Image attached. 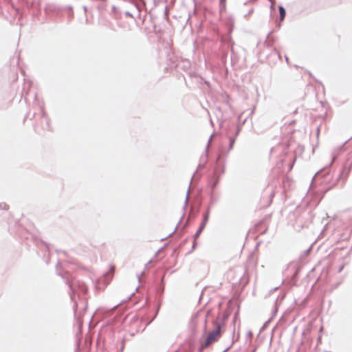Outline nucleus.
I'll list each match as a JSON object with an SVG mask.
<instances>
[{
	"label": "nucleus",
	"instance_id": "1",
	"mask_svg": "<svg viewBox=\"0 0 352 352\" xmlns=\"http://www.w3.org/2000/svg\"><path fill=\"white\" fill-rule=\"evenodd\" d=\"M57 274L60 276L64 280L66 285H68L70 292V298L72 301H74L75 305H77L76 301L74 300L75 294L77 292L76 287H78V290L82 294H85L88 292V287L84 283H80V281H74L72 280V275L67 271H60L57 270Z\"/></svg>",
	"mask_w": 352,
	"mask_h": 352
},
{
	"label": "nucleus",
	"instance_id": "2",
	"mask_svg": "<svg viewBox=\"0 0 352 352\" xmlns=\"http://www.w3.org/2000/svg\"><path fill=\"white\" fill-rule=\"evenodd\" d=\"M206 323L207 320H204V334L201 338L199 339V345L198 347L197 352H202L203 350L207 349L210 344L215 342L218 340V339L221 336V329L222 324L221 322L220 324H217V326H214L213 329L205 337V334L206 333Z\"/></svg>",
	"mask_w": 352,
	"mask_h": 352
},
{
	"label": "nucleus",
	"instance_id": "3",
	"mask_svg": "<svg viewBox=\"0 0 352 352\" xmlns=\"http://www.w3.org/2000/svg\"><path fill=\"white\" fill-rule=\"evenodd\" d=\"M237 307L236 313L234 314L233 320L235 322L239 318L240 304L237 300H230L228 302L227 309L223 312H219L217 318L213 320V325L217 326L223 323L222 327L225 325L226 321L229 318L231 312L234 310V307Z\"/></svg>",
	"mask_w": 352,
	"mask_h": 352
},
{
	"label": "nucleus",
	"instance_id": "4",
	"mask_svg": "<svg viewBox=\"0 0 352 352\" xmlns=\"http://www.w3.org/2000/svg\"><path fill=\"white\" fill-rule=\"evenodd\" d=\"M40 119L39 121H38L35 126L34 129L38 133L40 132V130L42 131H52L51 126H50V119L46 112L44 111L43 107L40 106Z\"/></svg>",
	"mask_w": 352,
	"mask_h": 352
},
{
	"label": "nucleus",
	"instance_id": "5",
	"mask_svg": "<svg viewBox=\"0 0 352 352\" xmlns=\"http://www.w3.org/2000/svg\"><path fill=\"white\" fill-rule=\"evenodd\" d=\"M241 131V127L239 125H235L234 124H232L229 126L228 131V138L229 141V146L228 150L230 151L235 143V140L238 136L239 132Z\"/></svg>",
	"mask_w": 352,
	"mask_h": 352
},
{
	"label": "nucleus",
	"instance_id": "6",
	"mask_svg": "<svg viewBox=\"0 0 352 352\" xmlns=\"http://www.w3.org/2000/svg\"><path fill=\"white\" fill-rule=\"evenodd\" d=\"M155 290H156L157 294L159 295L160 297L157 300V305L156 307L154 317L152 318V320L150 321V322L151 321H153L154 320V318L157 316L158 312L160 309V306H161V303H162V300L161 296H162V294H164V274L161 277L160 283L156 286Z\"/></svg>",
	"mask_w": 352,
	"mask_h": 352
},
{
	"label": "nucleus",
	"instance_id": "7",
	"mask_svg": "<svg viewBox=\"0 0 352 352\" xmlns=\"http://www.w3.org/2000/svg\"><path fill=\"white\" fill-rule=\"evenodd\" d=\"M217 174V170H215L208 177L207 188L210 189L209 192H215V190L220 182V174Z\"/></svg>",
	"mask_w": 352,
	"mask_h": 352
},
{
	"label": "nucleus",
	"instance_id": "8",
	"mask_svg": "<svg viewBox=\"0 0 352 352\" xmlns=\"http://www.w3.org/2000/svg\"><path fill=\"white\" fill-rule=\"evenodd\" d=\"M213 135L214 134L212 133L210 135V137L209 138V139H208V143H207V145H206L204 153L200 157L201 162L198 164L197 168V170H199V169L204 168L205 166H206V163L208 162L209 144H210V142L211 141V139H212Z\"/></svg>",
	"mask_w": 352,
	"mask_h": 352
},
{
	"label": "nucleus",
	"instance_id": "9",
	"mask_svg": "<svg viewBox=\"0 0 352 352\" xmlns=\"http://www.w3.org/2000/svg\"><path fill=\"white\" fill-rule=\"evenodd\" d=\"M208 195L209 197V201L206 207L211 209L215 204L219 202L221 195L216 192H208Z\"/></svg>",
	"mask_w": 352,
	"mask_h": 352
},
{
	"label": "nucleus",
	"instance_id": "10",
	"mask_svg": "<svg viewBox=\"0 0 352 352\" xmlns=\"http://www.w3.org/2000/svg\"><path fill=\"white\" fill-rule=\"evenodd\" d=\"M189 193H190V186L188 188V190H187V192H186V195L184 205V207H183L184 212L182 217L180 218L179 222L177 223L176 227L175 228L174 230L170 234H169V236H171L173 234H174L176 232L179 225L180 224V223L182 222L184 217L185 216V212L186 210V208H187V206H188V203Z\"/></svg>",
	"mask_w": 352,
	"mask_h": 352
},
{
	"label": "nucleus",
	"instance_id": "11",
	"mask_svg": "<svg viewBox=\"0 0 352 352\" xmlns=\"http://www.w3.org/2000/svg\"><path fill=\"white\" fill-rule=\"evenodd\" d=\"M215 170H217V172L218 173L217 175L220 174V177L225 172V164H224V163L221 164L220 155H219L218 157L217 158L216 166L214 168L213 172H214Z\"/></svg>",
	"mask_w": 352,
	"mask_h": 352
},
{
	"label": "nucleus",
	"instance_id": "12",
	"mask_svg": "<svg viewBox=\"0 0 352 352\" xmlns=\"http://www.w3.org/2000/svg\"><path fill=\"white\" fill-rule=\"evenodd\" d=\"M44 12L47 14H49L50 13H57L59 12V9L56 5L47 4L44 7Z\"/></svg>",
	"mask_w": 352,
	"mask_h": 352
},
{
	"label": "nucleus",
	"instance_id": "13",
	"mask_svg": "<svg viewBox=\"0 0 352 352\" xmlns=\"http://www.w3.org/2000/svg\"><path fill=\"white\" fill-rule=\"evenodd\" d=\"M188 349L185 350L184 352H193L196 349V340L195 338L189 339L188 342Z\"/></svg>",
	"mask_w": 352,
	"mask_h": 352
},
{
	"label": "nucleus",
	"instance_id": "14",
	"mask_svg": "<svg viewBox=\"0 0 352 352\" xmlns=\"http://www.w3.org/2000/svg\"><path fill=\"white\" fill-rule=\"evenodd\" d=\"M210 210H211L210 208H208L206 207V210L204 211V212L202 214V220H201V223H204V225L206 226V224L208 221V219H209Z\"/></svg>",
	"mask_w": 352,
	"mask_h": 352
},
{
	"label": "nucleus",
	"instance_id": "15",
	"mask_svg": "<svg viewBox=\"0 0 352 352\" xmlns=\"http://www.w3.org/2000/svg\"><path fill=\"white\" fill-rule=\"evenodd\" d=\"M205 228H206V225H204V223H200V225H199L198 229L197 230L196 232L192 236L193 239H197L199 238V236H200V234H201V232H203V230H204Z\"/></svg>",
	"mask_w": 352,
	"mask_h": 352
},
{
	"label": "nucleus",
	"instance_id": "16",
	"mask_svg": "<svg viewBox=\"0 0 352 352\" xmlns=\"http://www.w3.org/2000/svg\"><path fill=\"white\" fill-rule=\"evenodd\" d=\"M279 12H280V20L283 21L285 16V14H286V12H285V10L284 9V8L283 6H280L279 7Z\"/></svg>",
	"mask_w": 352,
	"mask_h": 352
},
{
	"label": "nucleus",
	"instance_id": "17",
	"mask_svg": "<svg viewBox=\"0 0 352 352\" xmlns=\"http://www.w3.org/2000/svg\"><path fill=\"white\" fill-rule=\"evenodd\" d=\"M226 0H219L220 12H222L223 9H226Z\"/></svg>",
	"mask_w": 352,
	"mask_h": 352
},
{
	"label": "nucleus",
	"instance_id": "18",
	"mask_svg": "<svg viewBox=\"0 0 352 352\" xmlns=\"http://www.w3.org/2000/svg\"><path fill=\"white\" fill-rule=\"evenodd\" d=\"M197 314H195V315H193V316H192V318H191V324H192V325H194V326H195V325H196V322H196V320H197Z\"/></svg>",
	"mask_w": 352,
	"mask_h": 352
},
{
	"label": "nucleus",
	"instance_id": "19",
	"mask_svg": "<svg viewBox=\"0 0 352 352\" xmlns=\"http://www.w3.org/2000/svg\"><path fill=\"white\" fill-rule=\"evenodd\" d=\"M8 208V206L6 203H0V210H6Z\"/></svg>",
	"mask_w": 352,
	"mask_h": 352
},
{
	"label": "nucleus",
	"instance_id": "20",
	"mask_svg": "<svg viewBox=\"0 0 352 352\" xmlns=\"http://www.w3.org/2000/svg\"><path fill=\"white\" fill-rule=\"evenodd\" d=\"M197 245H198V243L197 241V239H194L193 243H192V250L188 253H191L196 248Z\"/></svg>",
	"mask_w": 352,
	"mask_h": 352
},
{
	"label": "nucleus",
	"instance_id": "21",
	"mask_svg": "<svg viewBox=\"0 0 352 352\" xmlns=\"http://www.w3.org/2000/svg\"><path fill=\"white\" fill-rule=\"evenodd\" d=\"M115 320H116V318H112V319L108 320L105 323V326L112 325L115 322Z\"/></svg>",
	"mask_w": 352,
	"mask_h": 352
},
{
	"label": "nucleus",
	"instance_id": "22",
	"mask_svg": "<svg viewBox=\"0 0 352 352\" xmlns=\"http://www.w3.org/2000/svg\"><path fill=\"white\" fill-rule=\"evenodd\" d=\"M112 12L114 14L115 16H117V11L118 8L116 6H113L111 8Z\"/></svg>",
	"mask_w": 352,
	"mask_h": 352
},
{
	"label": "nucleus",
	"instance_id": "23",
	"mask_svg": "<svg viewBox=\"0 0 352 352\" xmlns=\"http://www.w3.org/2000/svg\"><path fill=\"white\" fill-rule=\"evenodd\" d=\"M232 344L226 345L223 349H222L221 352H228V351L230 349Z\"/></svg>",
	"mask_w": 352,
	"mask_h": 352
},
{
	"label": "nucleus",
	"instance_id": "24",
	"mask_svg": "<svg viewBox=\"0 0 352 352\" xmlns=\"http://www.w3.org/2000/svg\"><path fill=\"white\" fill-rule=\"evenodd\" d=\"M41 243L45 246L46 250L49 252H50V248L48 243L46 242L41 241Z\"/></svg>",
	"mask_w": 352,
	"mask_h": 352
},
{
	"label": "nucleus",
	"instance_id": "25",
	"mask_svg": "<svg viewBox=\"0 0 352 352\" xmlns=\"http://www.w3.org/2000/svg\"><path fill=\"white\" fill-rule=\"evenodd\" d=\"M167 245V244H164L162 248H160L156 252L155 254H154V257H155L157 256V254L161 251L163 249H164V248Z\"/></svg>",
	"mask_w": 352,
	"mask_h": 352
},
{
	"label": "nucleus",
	"instance_id": "26",
	"mask_svg": "<svg viewBox=\"0 0 352 352\" xmlns=\"http://www.w3.org/2000/svg\"><path fill=\"white\" fill-rule=\"evenodd\" d=\"M164 15L165 16H167L168 14V13H169V8H168V6H165V7H164Z\"/></svg>",
	"mask_w": 352,
	"mask_h": 352
},
{
	"label": "nucleus",
	"instance_id": "27",
	"mask_svg": "<svg viewBox=\"0 0 352 352\" xmlns=\"http://www.w3.org/2000/svg\"><path fill=\"white\" fill-rule=\"evenodd\" d=\"M152 259H150L147 263L144 265V269H148L149 267V265L151 263Z\"/></svg>",
	"mask_w": 352,
	"mask_h": 352
},
{
	"label": "nucleus",
	"instance_id": "28",
	"mask_svg": "<svg viewBox=\"0 0 352 352\" xmlns=\"http://www.w3.org/2000/svg\"><path fill=\"white\" fill-rule=\"evenodd\" d=\"M124 14H125L126 16L133 17L132 14H131L129 11H126V12H124Z\"/></svg>",
	"mask_w": 352,
	"mask_h": 352
},
{
	"label": "nucleus",
	"instance_id": "29",
	"mask_svg": "<svg viewBox=\"0 0 352 352\" xmlns=\"http://www.w3.org/2000/svg\"><path fill=\"white\" fill-rule=\"evenodd\" d=\"M80 346L79 344H78L74 352H80Z\"/></svg>",
	"mask_w": 352,
	"mask_h": 352
},
{
	"label": "nucleus",
	"instance_id": "30",
	"mask_svg": "<svg viewBox=\"0 0 352 352\" xmlns=\"http://www.w3.org/2000/svg\"><path fill=\"white\" fill-rule=\"evenodd\" d=\"M123 350H124V342L122 343V346H120L119 352H122Z\"/></svg>",
	"mask_w": 352,
	"mask_h": 352
},
{
	"label": "nucleus",
	"instance_id": "31",
	"mask_svg": "<svg viewBox=\"0 0 352 352\" xmlns=\"http://www.w3.org/2000/svg\"><path fill=\"white\" fill-rule=\"evenodd\" d=\"M34 7H36V1L35 0H34L32 3V8H34Z\"/></svg>",
	"mask_w": 352,
	"mask_h": 352
},
{
	"label": "nucleus",
	"instance_id": "32",
	"mask_svg": "<svg viewBox=\"0 0 352 352\" xmlns=\"http://www.w3.org/2000/svg\"><path fill=\"white\" fill-rule=\"evenodd\" d=\"M81 326H82V324L78 325V331H79L80 334L81 333Z\"/></svg>",
	"mask_w": 352,
	"mask_h": 352
},
{
	"label": "nucleus",
	"instance_id": "33",
	"mask_svg": "<svg viewBox=\"0 0 352 352\" xmlns=\"http://www.w3.org/2000/svg\"><path fill=\"white\" fill-rule=\"evenodd\" d=\"M67 8H68V10H69L71 12H73V9H72V6H68V7H67Z\"/></svg>",
	"mask_w": 352,
	"mask_h": 352
},
{
	"label": "nucleus",
	"instance_id": "34",
	"mask_svg": "<svg viewBox=\"0 0 352 352\" xmlns=\"http://www.w3.org/2000/svg\"><path fill=\"white\" fill-rule=\"evenodd\" d=\"M261 340H262L261 338H258V340H257L258 344H260Z\"/></svg>",
	"mask_w": 352,
	"mask_h": 352
},
{
	"label": "nucleus",
	"instance_id": "35",
	"mask_svg": "<svg viewBox=\"0 0 352 352\" xmlns=\"http://www.w3.org/2000/svg\"><path fill=\"white\" fill-rule=\"evenodd\" d=\"M137 278H138V281L140 282V278H141L140 275L137 274Z\"/></svg>",
	"mask_w": 352,
	"mask_h": 352
},
{
	"label": "nucleus",
	"instance_id": "36",
	"mask_svg": "<svg viewBox=\"0 0 352 352\" xmlns=\"http://www.w3.org/2000/svg\"><path fill=\"white\" fill-rule=\"evenodd\" d=\"M120 304H117L116 305H115L113 307L111 308V311L113 309H115L116 307H117Z\"/></svg>",
	"mask_w": 352,
	"mask_h": 352
},
{
	"label": "nucleus",
	"instance_id": "37",
	"mask_svg": "<svg viewBox=\"0 0 352 352\" xmlns=\"http://www.w3.org/2000/svg\"><path fill=\"white\" fill-rule=\"evenodd\" d=\"M210 313H211V310L208 311L206 316V317L208 316Z\"/></svg>",
	"mask_w": 352,
	"mask_h": 352
},
{
	"label": "nucleus",
	"instance_id": "38",
	"mask_svg": "<svg viewBox=\"0 0 352 352\" xmlns=\"http://www.w3.org/2000/svg\"><path fill=\"white\" fill-rule=\"evenodd\" d=\"M135 7H136V8L138 9V12H139V14H139V16H140V9H139V8H138V5H136V4H135Z\"/></svg>",
	"mask_w": 352,
	"mask_h": 352
},
{
	"label": "nucleus",
	"instance_id": "39",
	"mask_svg": "<svg viewBox=\"0 0 352 352\" xmlns=\"http://www.w3.org/2000/svg\"><path fill=\"white\" fill-rule=\"evenodd\" d=\"M83 9H84L85 12H87V6H84Z\"/></svg>",
	"mask_w": 352,
	"mask_h": 352
},
{
	"label": "nucleus",
	"instance_id": "40",
	"mask_svg": "<svg viewBox=\"0 0 352 352\" xmlns=\"http://www.w3.org/2000/svg\"><path fill=\"white\" fill-rule=\"evenodd\" d=\"M241 116H242V113L239 115L238 119L240 120Z\"/></svg>",
	"mask_w": 352,
	"mask_h": 352
},
{
	"label": "nucleus",
	"instance_id": "41",
	"mask_svg": "<svg viewBox=\"0 0 352 352\" xmlns=\"http://www.w3.org/2000/svg\"><path fill=\"white\" fill-rule=\"evenodd\" d=\"M195 330H194V329H193V330H192V336H194V335H195Z\"/></svg>",
	"mask_w": 352,
	"mask_h": 352
},
{
	"label": "nucleus",
	"instance_id": "42",
	"mask_svg": "<svg viewBox=\"0 0 352 352\" xmlns=\"http://www.w3.org/2000/svg\"><path fill=\"white\" fill-rule=\"evenodd\" d=\"M35 114H36V113H34L32 114V118H30V119H32V118L35 116Z\"/></svg>",
	"mask_w": 352,
	"mask_h": 352
},
{
	"label": "nucleus",
	"instance_id": "43",
	"mask_svg": "<svg viewBox=\"0 0 352 352\" xmlns=\"http://www.w3.org/2000/svg\"><path fill=\"white\" fill-rule=\"evenodd\" d=\"M196 172H197V170H196L195 173H193V176H192V177H194V176H195V175ZM192 179H193V177H192L191 180H192ZM192 182V181H190V182Z\"/></svg>",
	"mask_w": 352,
	"mask_h": 352
},
{
	"label": "nucleus",
	"instance_id": "44",
	"mask_svg": "<svg viewBox=\"0 0 352 352\" xmlns=\"http://www.w3.org/2000/svg\"><path fill=\"white\" fill-rule=\"evenodd\" d=\"M34 99H35V100H36V99H37V95H36V94H35V95H34Z\"/></svg>",
	"mask_w": 352,
	"mask_h": 352
},
{
	"label": "nucleus",
	"instance_id": "45",
	"mask_svg": "<svg viewBox=\"0 0 352 352\" xmlns=\"http://www.w3.org/2000/svg\"><path fill=\"white\" fill-rule=\"evenodd\" d=\"M239 283H241L242 281V276L239 278Z\"/></svg>",
	"mask_w": 352,
	"mask_h": 352
},
{
	"label": "nucleus",
	"instance_id": "46",
	"mask_svg": "<svg viewBox=\"0 0 352 352\" xmlns=\"http://www.w3.org/2000/svg\"><path fill=\"white\" fill-rule=\"evenodd\" d=\"M173 352H180L179 349L175 350Z\"/></svg>",
	"mask_w": 352,
	"mask_h": 352
},
{
	"label": "nucleus",
	"instance_id": "47",
	"mask_svg": "<svg viewBox=\"0 0 352 352\" xmlns=\"http://www.w3.org/2000/svg\"><path fill=\"white\" fill-rule=\"evenodd\" d=\"M134 294V293H132L131 294L130 296L129 297V298H130Z\"/></svg>",
	"mask_w": 352,
	"mask_h": 352
},
{
	"label": "nucleus",
	"instance_id": "48",
	"mask_svg": "<svg viewBox=\"0 0 352 352\" xmlns=\"http://www.w3.org/2000/svg\"><path fill=\"white\" fill-rule=\"evenodd\" d=\"M98 9H99V10H100V9H102V7H100V6H98Z\"/></svg>",
	"mask_w": 352,
	"mask_h": 352
},
{
	"label": "nucleus",
	"instance_id": "49",
	"mask_svg": "<svg viewBox=\"0 0 352 352\" xmlns=\"http://www.w3.org/2000/svg\"><path fill=\"white\" fill-rule=\"evenodd\" d=\"M166 239V238H163V239H161V241H164Z\"/></svg>",
	"mask_w": 352,
	"mask_h": 352
},
{
	"label": "nucleus",
	"instance_id": "50",
	"mask_svg": "<svg viewBox=\"0 0 352 352\" xmlns=\"http://www.w3.org/2000/svg\"><path fill=\"white\" fill-rule=\"evenodd\" d=\"M271 2H273L274 0H270Z\"/></svg>",
	"mask_w": 352,
	"mask_h": 352
}]
</instances>
